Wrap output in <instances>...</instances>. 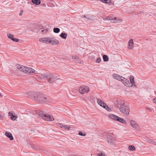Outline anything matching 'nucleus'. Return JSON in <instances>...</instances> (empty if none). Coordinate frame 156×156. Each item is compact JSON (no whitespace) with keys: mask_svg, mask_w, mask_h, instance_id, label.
Returning <instances> with one entry per match:
<instances>
[{"mask_svg":"<svg viewBox=\"0 0 156 156\" xmlns=\"http://www.w3.org/2000/svg\"><path fill=\"white\" fill-rule=\"evenodd\" d=\"M33 96L30 97V98L36 101L37 102L43 103L47 101V98L44 95L40 93H34Z\"/></svg>","mask_w":156,"mask_h":156,"instance_id":"nucleus-1","label":"nucleus"},{"mask_svg":"<svg viewBox=\"0 0 156 156\" xmlns=\"http://www.w3.org/2000/svg\"><path fill=\"white\" fill-rule=\"evenodd\" d=\"M37 115L43 119L48 121H53L54 119L52 115H50L48 114H44L42 112H38Z\"/></svg>","mask_w":156,"mask_h":156,"instance_id":"nucleus-2","label":"nucleus"},{"mask_svg":"<svg viewBox=\"0 0 156 156\" xmlns=\"http://www.w3.org/2000/svg\"><path fill=\"white\" fill-rule=\"evenodd\" d=\"M120 111L126 116L129 115L130 110L128 106L126 104H121L119 108Z\"/></svg>","mask_w":156,"mask_h":156,"instance_id":"nucleus-3","label":"nucleus"},{"mask_svg":"<svg viewBox=\"0 0 156 156\" xmlns=\"http://www.w3.org/2000/svg\"><path fill=\"white\" fill-rule=\"evenodd\" d=\"M113 78L114 79L120 81H121L122 83L126 86H129L126 83L128 81L127 80L126 78L121 76L117 74H113L112 75Z\"/></svg>","mask_w":156,"mask_h":156,"instance_id":"nucleus-4","label":"nucleus"},{"mask_svg":"<svg viewBox=\"0 0 156 156\" xmlns=\"http://www.w3.org/2000/svg\"><path fill=\"white\" fill-rule=\"evenodd\" d=\"M90 90L89 88L87 86H83L80 87L79 91L80 93L83 94L85 93H87Z\"/></svg>","mask_w":156,"mask_h":156,"instance_id":"nucleus-5","label":"nucleus"},{"mask_svg":"<svg viewBox=\"0 0 156 156\" xmlns=\"http://www.w3.org/2000/svg\"><path fill=\"white\" fill-rule=\"evenodd\" d=\"M107 139L108 143L111 145L113 146L115 144V139L111 136L108 135L107 136Z\"/></svg>","mask_w":156,"mask_h":156,"instance_id":"nucleus-6","label":"nucleus"},{"mask_svg":"<svg viewBox=\"0 0 156 156\" xmlns=\"http://www.w3.org/2000/svg\"><path fill=\"white\" fill-rule=\"evenodd\" d=\"M130 83H129L128 80L126 83L129 86H126L127 87H132L133 84L134 83V77L133 76H130L129 77Z\"/></svg>","mask_w":156,"mask_h":156,"instance_id":"nucleus-7","label":"nucleus"},{"mask_svg":"<svg viewBox=\"0 0 156 156\" xmlns=\"http://www.w3.org/2000/svg\"><path fill=\"white\" fill-rule=\"evenodd\" d=\"M57 80H58V79L55 76L52 75H50V76L48 77V80L49 83H51Z\"/></svg>","mask_w":156,"mask_h":156,"instance_id":"nucleus-8","label":"nucleus"},{"mask_svg":"<svg viewBox=\"0 0 156 156\" xmlns=\"http://www.w3.org/2000/svg\"><path fill=\"white\" fill-rule=\"evenodd\" d=\"M24 73H33L35 72V70L31 68L28 67H25Z\"/></svg>","mask_w":156,"mask_h":156,"instance_id":"nucleus-9","label":"nucleus"},{"mask_svg":"<svg viewBox=\"0 0 156 156\" xmlns=\"http://www.w3.org/2000/svg\"><path fill=\"white\" fill-rule=\"evenodd\" d=\"M109 20L110 22L112 23H119L122 22L121 20L116 18H109Z\"/></svg>","mask_w":156,"mask_h":156,"instance_id":"nucleus-10","label":"nucleus"},{"mask_svg":"<svg viewBox=\"0 0 156 156\" xmlns=\"http://www.w3.org/2000/svg\"><path fill=\"white\" fill-rule=\"evenodd\" d=\"M59 43L58 40L54 38H51L50 44L53 45H56Z\"/></svg>","mask_w":156,"mask_h":156,"instance_id":"nucleus-11","label":"nucleus"},{"mask_svg":"<svg viewBox=\"0 0 156 156\" xmlns=\"http://www.w3.org/2000/svg\"><path fill=\"white\" fill-rule=\"evenodd\" d=\"M134 47L133 42V39H130L128 42L127 48L129 49H132Z\"/></svg>","mask_w":156,"mask_h":156,"instance_id":"nucleus-12","label":"nucleus"},{"mask_svg":"<svg viewBox=\"0 0 156 156\" xmlns=\"http://www.w3.org/2000/svg\"><path fill=\"white\" fill-rule=\"evenodd\" d=\"M7 36L9 39L12 40L14 41L17 42L19 41V39H18L14 38V35L13 34L8 33L7 34Z\"/></svg>","mask_w":156,"mask_h":156,"instance_id":"nucleus-13","label":"nucleus"},{"mask_svg":"<svg viewBox=\"0 0 156 156\" xmlns=\"http://www.w3.org/2000/svg\"><path fill=\"white\" fill-rule=\"evenodd\" d=\"M97 102L99 105L103 108L105 107V106L106 104L105 102L97 98Z\"/></svg>","mask_w":156,"mask_h":156,"instance_id":"nucleus-14","label":"nucleus"},{"mask_svg":"<svg viewBox=\"0 0 156 156\" xmlns=\"http://www.w3.org/2000/svg\"><path fill=\"white\" fill-rule=\"evenodd\" d=\"M16 68L20 71L24 73V71L25 70V67L24 66L19 65L17 64L16 66Z\"/></svg>","mask_w":156,"mask_h":156,"instance_id":"nucleus-15","label":"nucleus"},{"mask_svg":"<svg viewBox=\"0 0 156 156\" xmlns=\"http://www.w3.org/2000/svg\"><path fill=\"white\" fill-rule=\"evenodd\" d=\"M130 123L131 126L134 128L136 129L138 128V126L137 124L135 122V121L133 120H131L130 121Z\"/></svg>","mask_w":156,"mask_h":156,"instance_id":"nucleus-16","label":"nucleus"},{"mask_svg":"<svg viewBox=\"0 0 156 156\" xmlns=\"http://www.w3.org/2000/svg\"><path fill=\"white\" fill-rule=\"evenodd\" d=\"M5 135L7 137L9 138L10 140H13V137L12 134L8 132H6L5 133Z\"/></svg>","mask_w":156,"mask_h":156,"instance_id":"nucleus-17","label":"nucleus"},{"mask_svg":"<svg viewBox=\"0 0 156 156\" xmlns=\"http://www.w3.org/2000/svg\"><path fill=\"white\" fill-rule=\"evenodd\" d=\"M58 125L62 128L66 130H69L70 128V127L68 126L67 125H63L61 123H59Z\"/></svg>","mask_w":156,"mask_h":156,"instance_id":"nucleus-18","label":"nucleus"},{"mask_svg":"<svg viewBox=\"0 0 156 156\" xmlns=\"http://www.w3.org/2000/svg\"><path fill=\"white\" fill-rule=\"evenodd\" d=\"M50 76V75L48 73H44L41 76V78L42 79H46L48 80V77Z\"/></svg>","mask_w":156,"mask_h":156,"instance_id":"nucleus-19","label":"nucleus"},{"mask_svg":"<svg viewBox=\"0 0 156 156\" xmlns=\"http://www.w3.org/2000/svg\"><path fill=\"white\" fill-rule=\"evenodd\" d=\"M109 117L112 119L117 120L118 116L112 114H110L109 115Z\"/></svg>","mask_w":156,"mask_h":156,"instance_id":"nucleus-20","label":"nucleus"},{"mask_svg":"<svg viewBox=\"0 0 156 156\" xmlns=\"http://www.w3.org/2000/svg\"><path fill=\"white\" fill-rule=\"evenodd\" d=\"M117 120L123 124H125L126 123V121L123 119L118 117Z\"/></svg>","mask_w":156,"mask_h":156,"instance_id":"nucleus-21","label":"nucleus"},{"mask_svg":"<svg viewBox=\"0 0 156 156\" xmlns=\"http://www.w3.org/2000/svg\"><path fill=\"white\" fill-rule=\"evenodd\" d=\"M32 2L36 5H39L40 4L41 1L40 0H32Z\"/></svg>","mask_w":156,"mask_h":156,"instance_id":"nucleus-22","label":"nucleus"},{"mask_svg":"<svg viewBox=\"0 0 156 156\" xmlns=\"http://www.w3.org/2000/svg\"><path fill=\"white\" fill-rule=\"evenodd\" d=\"M34 93L31 92H29L28 94L27 93H25L24 94V95L26 96L27 97H28L30 98V97L33 96V93Z\"/></svg>","mask_w":156,"mask_h":156,"instance_id":"nucleus-23","label":"nucleus"},{"mask_svg":"<svg viewBox=\"0 0 156 156\" xmlns=\"http://www.w3.org/2000/svg\"><path fill=\"white\" fill-rule=\"evenodd\" d=\"M72 59L73 61L76 62H78L80 60L79 58V57L77 56L76 55L73 56H72Z\"/></svg>","mask_w":156,"mask_h":156,"instance_id":"nucleus-24","label":"nucleus"},{"mask_svg":"<svg viewBox=\"0 0 156 156\" xmlns=\"http://www.w3.org/2000/svg\"><path fill=\"white\" fill-rule=\"evenodd\" d=\"M146 141L148 143L154 145H156V143L155 142L149 139H147L146 140Z\"/></svg>","mask_w":156,"mask_h":156,"instance_id":"nucleus-25","label":"nucleus"},{"mask_svg":"<svg viewBox=\"0 0 156 156\" xmlns=\"http://www.w3.org/2000/svg\"><path fill=\"white\" fill-rule=\"evenodd\" d=\"M60 36L62 38L65 39L67 37V34L65 33H62Z\"/></svg>","mask_w":156,"mask_h":156,"instance_id":"nucleus-26","label":"nucleus"},{"mask_svg":"<svg viewBox=\"0 0 156 156\" xmlns=\"http://www.w3.org/2000/svg\"><path fill=\"white\" fill-rule=\"evenodd\" d=\"M45 41V43L48 44H50L51 38L46 37Z\"/></svg>","mask_w":156,"mask_h":156,"instance_id":"nucleus-27","label":"nucleus"},{"mask_svg":"<svg viewBox=\"0 0 156 156\" xmlns=\"http://www.w3.org/2000/svg\"><path fill=\"white\" fill-rule=\"evenodd\" d=\"M103 60L105 62H107L108 60V56L106 55H104L103 56Z\"/></svg>","mask_w":156,"mask_h":156,"instance_id":"nucleus-28","label":"nucleus"},{"mask_svg":"<svg viewBox=\"0 0 156 156\" xmlns=\"http://www.w3.org/2000/svg\"><path fill=\"white\" fill-rule=\"evenodd\" d=\"M60 29L57 27H55L53 29V31L55 33H58L60 31Z\"/></svg>","mask_w":156,"mask_h":156,"instance_id":"nucleus-29","label":"nucleus"},{"mask_svg":"<svg viewBox=\"0 0 156 156\" xmlns=\"http://www.w3.org/2000/svg\"><path fill=\"white\" fill-rule=\"evenodd\" d=\"M135 147L133 145L129 146L128 147V149L129 150L131 151H133L135 150Z\"/></svg>","mask_w":156,"mask_h":156,"instance_id":"nucleus-30","label":"nucleus"},{"mask_svg":"<svg viewBox=\"0 0 156 156\" xmlns=\"http://www.w3.org/2000/svg\"><path fill=\"white\" fill-rule=\"evenodd\" d=\"M98 156H105V153L103 151H101L97 154Z\"/></svg>","mask_w":156,"mask_h":156,"instance_id":"nucleus-31","label":"nucleus"},{"mask_svg":"<svg viewBox=\"0 0 156 156\" xmlns=\"http://www.w3.org/2000/svg\"><path fill=\"white\" fill-rule=\"evenodd\" d=\"M105 107L104 108H105L107 111L109 112L111 111V109L107 105L105 106Z\"/></svg>","mask_w":156,"mask_h":156,"instance_id":"nucleus-32","label":"nucleus"},{"mask_svg":"<svg viewBox=\"0 0 156 156\" xmlns=\"http://www.w3.org/2000/svg\"><path fill=\"white\" fill-rule=\"evenodd\" d=\"M46 37L41 38L39 39V41L41 42L45 43Z\"/></svg>","mask_w":156,"mask_h":156,"instance_id":"nucleus-33","label":"nucleus"},{"mask_svg":"<svg viewBox=\"0 0 156 156\" xmlns=\"http://www.w3.org/2000/svg\"><path fill=\"white\" fill-rule=\"evenodd\" d=\"M10 119L12 120H15L17 118V117L15 115H13L11 117H10Z\"/></svg>","mask_w":156,"mask_h":156,"instance_id":"nucleus-34","label":"nucleus"},{"mask_svg":"<svg viewBox=\"0 0 156 156\" xmlns=\"http://www.w3.org/2000/svg\"><path fill=\"white\" fill-rule=\"evenodd\" d=\"M47 30L45 29L44 30H41V32L43 34H45L46 33H47Z\"/></svg>","mask_w":156,"mask_h":156,"instance_id":"nucleus-35","label":"nucleus"},{"mask_svg":"<svg viewBox=\"0 0 156 156\" xmlns=\"http://www.w3.org/2000/svg\"><path fill=\"white\" fill-rule=\"evenodd\" d=\"M33 148L34 149L38 150V147L36 145H34L33 146Z\"/></svg>","mask_w":156,"mask_h":156,"instance_id":"nucleus-36","label":"nucleus"},{"mask_svg":"<svg viewBox=\"0 0 156 156\" xmlns=\"http://www.w3.org/2000/svg\"><path fill=\"white\" fill-rule=\"evenodd\" d=\"M78 134L80 136H85L86 134H83L82 132H79L78 133Z\"/></svg>","mask_w":156,"mask_h":156,"instance_id":"nucleus-37","label":"nucleus"},{"mask_svg":"<svg viewBox=\"0 0 156 156\" xmlns=\"http://www.w3.org/2000/svg\"><path fill=\"white\" fill-rule=\"evenodd\" d=\"M101 58H98L96 60V62H99L101 61Z\"/></svg>","mask_w":156,"mask_h":156,"instance_id":"nucleus-38","label":"nucleus"},{"mask_svg":"<svg viewBox=\"0 0 156 156\" xmlns=\"http://www.w3.org/2000/svg\"><path fill=\"white\" fill-rule=\"evenodd\" d=\"M105 2L107 3H109L111 2V0H106V1Z\"/></svg>","mask_w":156,"mask_h":156,"instance_id":"nucleus-39","label":"nucleus"},{"mask_svg":"<svg viewBox=\"0 0 156 156\" xmlns=\"http://www.w3.org/2000/svg\"><path fill=\"white\" fill-rule=\"evenodd\" d=\"M13 115V114L12 112H9V116H10L11 117Z\"/></svg>","mask_w":156,"mask_h":156,"instance_id":"nucleus-40","label":"nucleus"},{"mask_svg":"<svg viewBox=\"0 0 156 156\" xmlns=\"http://www.w3.org/2000/svg\"><path fill=\"white\" fill-rule=\"evenodd\" d=\"M109 18L108 17H107V18H104V19H103V20H109Z\"/></svg>","mask_w":156,"mask_h":156,"instance_id":"nucleus-41","label":"nucleus"},{"mask_svg":"<svg viewBox=\"0 0 156 156\" xmlns=\"http://www.w3.org/2000/svg\"><path fill=\"white\" fill-rule=\"evenodd\" d=\"M147 109L148 110L150 111L151 112L152 111V109L151 108H147Z\"/></svg>","mask_w":156,"mask_h":156,"instance_id":"nucleus-42","label":"nucleus"},{"mask_svg":"<svg viewBox=\"0 0 156 156\" xmlns=\"http://www.w3.org/2000/svg\"><path fill=\"white\" fill-rule=\"evenodd\" d=\"M153 101L156 104V97L154 99H153Z\"/></svg>","mask_w":156,"mask_h":156,"instance_id":"nucleus-43","label":"nucleus"},{"mask_svg":"<svg viewBox=\"0 0 156 156\" xmlns=\"http://www.w3.org/2000/svg\"><path fill=\"white\" fill-rule=\"evenodd\" d=\"M23 10H21L20 13V16H21L22 15V14H23Z\"/></svg>","mask_w":156,"mask_h":156,"instance_id":"nucleus-44","label":"nucleus"},{"mask_svg":"<svg viewBox=\"0 0 156 156\" xmlns=\"http://www.w3.org/2000/svg\"><path fill=\"white\" fill-rule=\"evenodd\" d=\"M3 117L2 115L0 114V118L2 119H3Z\"/></svg>","mask_w":156,"mask_h":156,"instance_id":"nucleus-45","label":"nucleus"},{"mask_svg":"<svg viewBox=\"0 0 156 156\" xmlns=\"http://www.w3.org/2000/svg\"><path fill=\"white\" fill-rule=\"evenodd\" d=\"M41 5L42 6H44V7H45L46 6V5L45 4H41Z\"/></svg>","mask_w":156,"mask_h":156,"instance_id":"nucleus-46","label":"nucleus"}]
</instances>
